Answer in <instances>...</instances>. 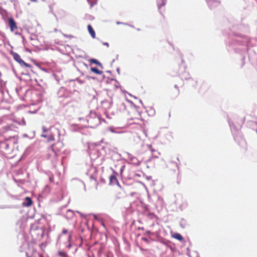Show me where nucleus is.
Instances as JSON below:
<instances>
[{"instance_id":"nucleus-14","label":"nucleus","mask_w":257,"mask_h":257,"mask_svg":"<svg viewBox=\"0 0 257 257\" xmlns=\"http://www.w3.org/2000/svg\"><path fill=\"white\" fill-rule=\"evenodd\" d=\"M54 140V137L52 136H51L49 137V139H48V141H53Z\"/></svg>"},{"instance_id":"nucleus-5","label":"nucleus","mask_w":257,"mask_h":257,"mask_svg":"<svg viewBox=\"0 0 257 257\" xmlns=\"http://www.w3.org/2000/svg\"><path fill=\"white\" fill-rule=\"evenodd\" d=\"M11 54L13 56L15 61L20 64L21 62H23V60L21 59L20 56L17 53L11 52Z\"/></svg>"},{"instance_id":"nucleus-11","label":"nucleus","mask_w":257,"mask_h":257,"mask_svg":"<svg viewBox=\"0 0 257 257\" xmlns=\"http://www.w3.org/2000/svg\"><path fill=\"white\" fill-rule=\"evenodd\" d=\"M58 254L61 257H68L67 253L64 251H59Z\"/></svg>"},{"instance_id":"nucleus-6","label":"nucleus","mask_w":257,"mask_h":257,"mask_svg":"<svg viewBox=\"0 0 257 257\" xmlns=\"http://www.w3.org/2000/svg\"><path fill=\"white\" fill-rule=\"evenodd\" d=\"M130 163L136 166H139L140 164V161L135 157H131L129 159Z\"/></svg>"},{"instance_id":"nucleus-9","label":"nucleus","mask_w":257,"mask_h":257,"mask_svg":"<svg viewBox=\"0 0 257 257\" xmlns=\"http://www.w3.org/2000/svg\"><path fill=\"white\" fill-rule=\"evenodd\" d=\"M26 200L27 201V203L25 204V206H30L32 204L33 202L31 198L27 197L26 198Z\"/></svg>"},{"instance_id":"nucleus-24","label":"nucleus","mask_w":257,"mask_h":257,"mask_svg":"<svg viewBox=\"0 0 257 257\" xmlns=\"http://www.w3.org/2000/svg\"><path fill=\"white\" fill-rule=\"evenodd\" d=\"M42 136L44 137H46V136H45V135H43Z\"/></svg>"},{"instance_id":"nucleus-17","label":"nucleus","mask_w":257,"mask_h":257,"mask_svg":"<svg viewBox=\"0 0 257 257\" xmlns=\"http://www.w3.org/2000/svg\"><path fill=\"white\" fill-rule=\"evenodd\" d=\"M68 233V230L66 229H64L62 231V233L65 234Z\"/></svg>"},{"instance_id":"nucleus-12","label":"nucleus","mask_w":257,"mask_h":257,"mask_svg":"<svg viewBox=\"0 0 257 257\" xmlns=\"http://www.w3.org/2000/svg\"><path fill=\"white\" fill-rule=\"evenodd\" d=\"M20 64L23 65L24 66H25L26 67H27V68H31V66L30 64L26 63L23 60L22 62L20 63Z\"/></svg>"},{"instance_id":"nucleus-16","label":"nucleus","mask_w":257,"mask_h":257,"mask_svg":"<svg viewBox=\"0 0 257 257\" xmlns=\"http://www.w3.org/2000/svg\"><path fill=\"white\" fill-rule=\"evenodd\" d=\"M49 180L51 182H54V176H52L50 177Z\"/></svg>"},{"instance_id":"nucleus-10","label":"nucleus","mask_w":257,"mask_h":257,"mask_svg":"<svg viewBox=\"0 0 257 257\" xmlns=\"http://www.w3.org/2000/svg\"><path fill=\"white\" fill-rule=\"evenodd\" d=\"M90 70L92 72L97 74H101L102 73V71L98 70L97 68L95 67H91Z\"/></svg>"},{"instance_id":"nucleus-22","label":"nucleus","mask_w":257,"mask_h":257,"mask_svg":"<svg viewBox=\"0 0 257 257\" xmlns=\"http://www.w3.org/2000/svg\"><path fill=\"white\" fill-rule=\"evenodd\" d=\"M71 247V245L69 244V247L70 248Z\"/></svg>"},{"instance_id":"nucleus-21","label":"nucleus","mask_w":257,"mask_h":257,"mask_svg":"<svg viewBox=\"0 0 257 257\" xmlns=\"http://www.w3.org/2000/svg\"><path fill=\"white\" fill-rule=\"evenodd\" d=\"M96 120L97 121V123H96V124H97L99 123V121L97 118L96 119Z\"/></svg>"},{"instance_id":"nucleus-23","label":"nucleus","mask_w":257,"mask_h":257,"mask_svg":"<svg viewBox=\"0 0 257 257\" xmlns=\"http://www.w3.org/2000/svg\"><path fill=\"white\" fill-rule=\"evenodd\" d=\"M105 45H108V43L105 44Z\"/></svg>"},{"instance_id":"nucleus-13","label":"nucleus","mask_w":257,"mask_h":257,"mask_svg":"<svg viewBox=\"0 0 257 257\" xmlns=\"http://www.w3.org/2000/svg\"><path fill=\"white\" fill-rule=\"evenodd\" d=\"M90 61V62L96 64L97 65H100V63L96 59H92Z\"/></svg>"},{"instance_id":"nucleus-20","label":"nucleus","mask_w":257,"mask_h":257,"mask_svg":"<svg viewBox=\"0 0 257 257\" xmlns=\"http://www.w3.org/2000/svg\"><path fill=\"white\" fill-rule=\"evenodd\" d=\"M30 1L31 2H35V3H36V2H37V0H30Z\"/></svg>"},{"instance_id":"nucleus-18","label":"nucleus","mask_w":257,"mask_h":257,"mask_svg":"<svg viewBox=\"0 0 257 257\" xmlns=\"http://www.w3.org/2000/svg\"><path fill=\"white\" fill-rule=\"evenodd\" d=\"M71 236H72V233H69V235H68V240L70 241L71 238Z\"/></svg>"},{"instance_id":"nucleus-4","label":"nucleus","mask_w":257,"mask_h":257,"mask_svg":"<svg viewBox=\"0 0 257 257\" xmlns=\"http://www.w3.org/2000/svg\"><path fill=\"white\" fill-rule=\"evenodd\" d=\"M90 183L93 185V187L96 189H97L98 183L97 180L92 176H91L89 178Z\"/></svg>"},{"instance_id":"nucleus-8","label":"nucleus","mask_w":257,"mask_h":257,"mask_svg":"<svg viewBox=\"0 0 257 257\" xmlns=\"http://www.w3.org/2000/svg\"><path fill=\"white\" fill-rule=\"evenodd\" d=\"M172 237L174 238H175L179 241H183V237L179 233H174L172 234Z\"/></svg>"},{"instance_id":"nucleus-19","label":"nucleus","mask_w":257,"mask_h":257,"mask_svg":"<svg viewBox=\"0 0 257 257\" xmlns=\"http://www.w3.org/2000/svg\"><path fill=\"white\" fill-rule=\"evenodd\" d=\"M51 149H52V151H54V145H52Z\"/></svg>"},{"instance_id":"nucleus-3","label":"nucleus","mask_w":257,"mask_h":257,"mask_svg":"<svg viewBox=\"0 0 257 257\" xmlns=\"http://www.w3.org/2000/svg\"><path fill=\"white\" fill-rule=\"evenodd\" d=\"M109 180L110 184H114L116 183L118 186H119L117 179L116 178V174L115 173H113L109 177Z\"/></svg>"},{"instance_id":"nucleus-1","label":"nucleus","mask_w":257,"mask_h":257,"mask_svg":"<svg viewBox=\"0 0 257 257\" xmlns=\"http://www.w3.org/2000/svg\"><path fill=\"white\" fill-rule=\"evenodd\" d=\"M128 119L133 120L139 119V117H140V114L135 109H133L131 111H130L128 112Z\"/></svg>"},{"instance_id":"nucleus-15","label":"nucleus","mask_w":257,"mask_h":257,"mask_svg":"<svg viewBox=\"0 0 257 257\" xmlns=\"http://www.w3.org/2000/svg\"><path fill=\"white\" fill-rule=\"evenodd\" d=\"M120 194V193H118V194H116V195H115V198H116V199H120V198H121V197H120V196H119Z\"/></svg>"},{"instance_id":"nucleus-7","label":"nucleus","mask_w":257,"mask_h":257,"mask_svg":"<svg viewBox=\"0 0 257 257\" xmlns=\"http://www.w3.org/2000/svg\"><path fill=\"white\" fill-rule=\"evenodd\" d=\"M88 31L90 34L91 36L93 38H95V33L93 29L92 28V26L90 25H88L87 26Z\"/></svg>"},{"instance_id":"nucleus-2","label":"nucleus","mask_w":257,"mask_h":257,"mask_svg":"<svg viewBox=\"0 0 257 257\" xmlns=\"http://www.w3.org/2000/svg\"><path fill=\"white\" fill-rule=\"evenodd\" d=\"M9 26L11 32H15L18 30V27L14 19L10 18L8 19Z\"/></svg>"}]
</instances>
